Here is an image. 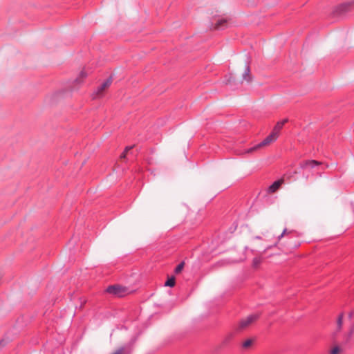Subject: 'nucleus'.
Wrapping results in <instances>:
<instances>
[{"label":"nucleus","mask_w":354,"mask_h":354,"mask_svg":"<svg viewBox=\"0 0 354 354\" xmlns=\"http://www.w3.org/2000/svg\"><path fill=\"white\" fill-rule=\"evenodd\" d=\"M277 139V136H276L275 132H272L269 136H268L265 139H263L261 142L257 145H255L254 147H250L246 150V153H251L263 146H266L273 141Z\"/></svg>","instance_id":"2"},{"label":"nucleus","mask_w":354,"mask_h":354,"mask_svg":"<svg viewBox=\"0 0 354 354\" xmlns=\"http://www.w3.org/2000/svg\"><path fill=\"white\" fill-rule=\"evenodd\" d=\"M86 73L84 72V71H81L80 73V77H77L75 79V82L77 83H80L81 82V79H83L85 77H86Z\"/></svg>","instance_id":"16"},{"label":"nucleus","mask_w":354,"mask_h":354,"mask_svg":"<svg viewBox=\"0 0 354 354\" xmlns=\"http://www.w3.org/2000/svg\"><path fill=\"white\" fill-rule=\"evenodd\" d=\"M183 267H184V262L183 261V262L180 263H179V264L176 267L175 270H174V271H175V272H176V273H179V272H181V270H183Z\"/></svg>","instance_id":"17"},{"label":"nucleus","mask_w":354,"mask_h":354,"mask_svg":"<svg viewBox=\"0 0 354 354\" xmlns=\"http://www.w3.org/2000/svg\"><path fill=\"white\" fill-rule=\"evenodd\" d=\"M225 82L226 84L232 85V84L235 82V78L232 74H230L228 76L225 77Z\"/></svg>","instance_id":"13"},{"label":"nucleus","mask_w":354,"mask_h":354,"mask_svg":"<svg viewBox=\"0 0 354 354\" xmlns=\"http://www.w3.org/2000/svg\"><path fill=\"white\" fill-rule=\"evenodd\" d=\"M175 285V277H171L170 278H168V279L165 283V286L168 287H173Z\"/></svg>","instance_id":"12"},{"label":"nucleus","mask_w":354,"mask_h":354,"mask_svg":"<svg viewBox=\"0 0 354 354\" xmlns=\"http://www.w3.org/2000/svg\"><path fill=\"white\" fill-rule=\"evenodd\" d=\"M252 342H253L252 339H247V340H245V342H243L242 347L243 348H247L250 347L252 345Z\"/></svg>","instance_id":"15"},{"label":"nucleus","mask_w":354,"mask_h":354,"mask_svg":"<svg viewBox=\"0 0 354 354\" xmlns=\"http://www.w3.org/2000/svg\"><path fill=\"white\" fill-rule=\"evenodd\" d=\"M212 26L214 29L223 30L227 26V21L223 18L218 19L214 24H212Z\"/></svg>","instance_id":"7"},{"label":"nucleus","mask_w":354,"mask_h":354,"mask_svg":"<svg viewBox=\"0 0 354 354\" xmlns=\"http://www.w3.org/2000/svg\"><path fill=\"white\" fill-rule=\"evenodd\" d=\"M260 317V314L254 313L249 315L245 318H243L239 324V329L242 330L250 326L252 323L257 320Z\"/></svg>","instance_id":"3"},{"label":"nucleus","mask_w":354,"mask_h":354,"mask_svg":"<svg viewBox=\"0 0 354 354\" xmlns=\"http://www.w3.org/2000/svg\"><path fill=\"white\" fill-rule=\"evenodd\" d=\"M339 352V348L338 346H335L334 347L331 351H330V354H338Z\"/></svg>","instance_id":"19"},{"label":"nucleus","mask_w":354,"mask_h":354,"mask_svg":"<svg viewBox=\"0 0 354 354\" xmlns=\"http://www.w3.org/2000/svg\"><path fill=\"white\" fill-rule=\"evenodd\" d=\"M352 6L351 3H344L337 6L333 12L334 15L337 17H342L348 10Z\"/></svg>","instance_id":"4"},{"label":"nucleus","mask_w":354,"mask_h":354,"mask_svg":"<svg viewBox=\"0 0 354 354\" xmlns=\"http://www.w3.org/2000/svg\"><path fill=\"white\" fill-rule=\"evenodd\" d=\"M353 315V313H352V312L349 313V314H348V318H349L350 319L352 318Z\"/></svg>","instance_id":"24"},{"label":"nucleus","mask_w":354,"mask_h":354,"mask_svg":"<svg viewBox=\"0 0 354 354\" xmlns=\"http://www.w3.org/2000/svg\"><path fill=\"white\" fill-rule=\"evenodd\" d=\"M319 165H321L320 162L314 160H308L301 162L300 165L302 169H306L307 167L314 168Z\"/></svg>","instance_id":"8"},{"label":"nucleus","mask_w":354,"mask_h":354,"mask_svg":"<svg viewBox=\"0 0 354 354\" xmlns=\"http://www.w3.org/2000/svg\"><path fill=\"white\" fill-rule=\"evenodd\" d=\"M138 338V335H133L127 343L119 347L113 354H132Z\"/></svg>","instance_id":"1"},{"label":"nucleus","mask_w":354,"mask_h":354,"mask_svg":"<svg viewBox=\"0 0 354 354\" xmlns=\"http://www.w3.org/2000/svg\"><path fill=\"white\" fill-rule=\"evenodd\" d=\"M342 322H343V314L342 313L338 316L337 319V330H339L342 328Z\"/></svg>","instance_id":"14"},{"label":"nucleus","mask_w":354,"mask_h":354,"mask_svg":"<svg viewBox=\"0 0 354 354\" xmlns=\"http://www.w3.org/2000/svg\"><path fill=\"white\" fill-rule=\"evenodd\" d=\"M106 292L109 294L113 295L115 296L121 297L124 296L125 292V289L120 286L113 285L109 286L106 288Z\"/></svg>","instance_id":"5"},{"label":"nucleus","mask_w":354,"mask_h":354,"mask_svg":"<svg viewBox=\"0 0 354 354\" xmlns=\"http://www.w3.org/2000/svg\"><path fill=\"white\" fill-rule=\"evenodd\" d=\"M353 333H354V326H353L351 327V328L350 329V331H349V333H348V336L351 337L353 335Z\"/></svg>","instance_id":"22"},{"label":"nucleus","mask_w":354,"mask_h":354,"mask_svg":"<svg viewBox=\"0 0 354 354\" xmlns=\"http://www.w3.org/2000/svg\"><path fill=\"white\" fill-rule=\"evenodd\" d=\"M132 146H130V147H127L125 148V151L122 153V154L121 155V158H124L125 157V152H127V151L130 150L132 149Z\"/></svg>","instance_id":"20"},{"label":"nucleus","mask_w":354,"mask_h":354,"mask_svg":"<svg viewBox=\"0 0 354 354\" xmlns=\"http://www.w3.org/2000/svg\"><path fill=\"white\" fill-rule=\"evenodd\" d=\"M261 261V258L254 257L252 260L253 266H254V267L258 266L260 264Z\"/></svg>","instance_id":"18"},{"label":"nucleus","mask_w":354,"mask_h":354,"mask_svg":"<svg viewBox=\"0 0 354 354\" xmlns=\"http://www.w3.org/2000/svg\"><path fill=\"white\" fill-rule=\"evenodd\" d=\"M281 185V181L279 180H277V181H274L269 187H268V192L270 193H274L278 189L279 187H280Z\"/></svg>","instance_id":"11"},{"label":"nucleus","mask_w":354,"mask_h":354,"mask_svg":"<svg viewBox=\"0 0 354 354\" xmlns=\"http://www.w3.org/2000/svg\"><path fill=\"white\" fill-rule=\"evenodd\" d=\"M254 239L261 240V236H255L254 237Z\"/></svg>","instance_id":"23"},{"label":"nucleus","mask_w":354,"mask_h":354,"mask_svg":"<svg viewBox=\"0 0 354 354\" xmlns=\"http://www.w3.org/2000/svg\"><path fill=\"white\" fill-rule=\"evenodd\" d=\"M112 83V77H108L103 83L100 84L97 88V93L99 94L106 87H109Z\"/></svg>","instance_id":"9"},{"label":"nucleus","mask_w":354,"mask_h":354,"mask_svg":"<svg viewBox=\"0 0 354 354\" xmlns=\"http://www.w3.org/2000/svg\"><path fill=\"white\" fill-rule=\"evenodd\" d=\"M244 249H245V250H248V246H245V247L244 248Z\"/></svg>","instance_id":"25"},{"label":"nucleus","mask_w":354,"mask_h":354,"mask_svg":"<svg viewBox=\"0 0 354 354\" xmlns=\"http://www.w3.org/2000/svg\"><path fill=\"white\" fill-rule=\"evenodd\" d=\"M288 120L287 119H284L282 121H280V122H278L276 125L274 126L273 130L272 132H275L276 133V136H278V134H279V132L280 131V130L282 129L283 126L284 125V124L286 122H287Z\"/></svg>","instance_id":"10"},{"label":"nucleus","mask_w":354,"mask_h":354,"mask_svg":"<svg viewBox=\"0 0 354 354\" xmlns=\"http://www.w3.org/2000/svg\"><path fill=\"white\" fill-rule=\"evenodd\" d=\"M286 232H287V229L285 228L283 230L282 233L278 236V240H280L286 234Z\"/></svg>","instance_id":"21"},{"label":"nucleus","mask_w":354,"mask_h":354,"mask_svg":"<svg viewBox=\"0 0 354 354\" xmlns=\"http://www.w3.org/2000/svg\"><path fill=\"white\" fill-rule=\"evenodd\" d=\"M251 79L252 77L250 75V60L249 58H248L245 61L244 72L242 74V82L245 81L249 82H250Z\"/></svg>","instance_id":"6"}]
</instances>
